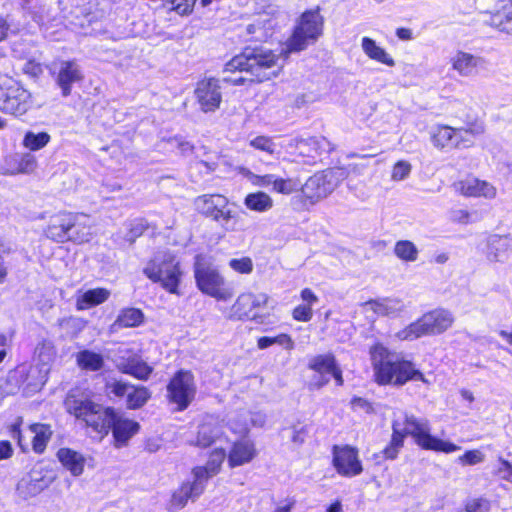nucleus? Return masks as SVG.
I'll return each mask as SVG.
<instances>
[{"mask_svg": "<svg viewBox=\"0 0 512 512\" xmlns=\"http://www.w3.org/2000/svg\"><path fill=\"white\" fill-rule=\"evenodd\" d=\"M392 438L390 444L383 450L387 459H395L403 447L404 439L410 435L415 443L425 450L452 453L460 449L456 444L431 435L430 423L427 419L416 418L413 415H398L392 422Z\"/></svg>", "mask_w": 512, "mask_h": 512, "instance_id": "obj_1", "label": "nucleus"}, {"mask_svg": "<svg viewBox=\"0 0 512 512\" xmlns=\"http://www.w3.org/2000/svg\"><path fill=\"white\" fill-rule=\"evenodd\" d=\"M369 353L375 380L380 385H403L409 380H424L423 374L412 362L404 360L400 354L381 343L373 345Z\"/></svg>", "mask_w": 512, "mask_h": 512, "instance_id": "obj_2", "label": "nucleus"}, {"mask_svg": "<svg viewBox=\"0 0 512 512\" xmlns=\"http://www.w3.org/2000/svg\"><path fill=\"white\" fill-rule=\"evenodd\" d=\"M279 56L264 47H247L244 51L226 63L224 73H250L259 82L268 80L278 74Z\"/></svg>", "mask_w": 512, "mask_h": 512, "instance_id": "obj_3", "label": "nucleus"}, {"mask_svg": "<svg viewBox=\"0 0 512 512\" xmlns=\"http://www.w3.org/2000/svg\"><path fill=\"white\" fill-rule=\"evenodd\" d=\"M144 275L171 294L179 295L183 271L177 257L170 251L157 252L143 269Z\"/></svg>", "mask_w": 512, "mask_h": 512, "instance_id": "obj_4", "label": "nucleus"}, {"mask_svg": "<svg viewBox=\"0 0 512 512\" xmlns=\"http://www.w3.org/2000/svg\"><path fill=\"white\" fill-rule=\"evenodd\" d=\"M454 315L447 309L437 308L423 314L395 334L401 341H413L423 336L440 335L452 327Z\"/></svg>", "mask_w": 512, "mask_h": 512, "instance_id": "obj_5", "label": "nucleus"}, {"mask_svg": "<svg viewBox=\"0 0 512 512\" xmlns=\"http://www.w3.org/2000/svg\"><path fill=\"white\" fill-rule=\"evenodd\" d=\"M88 220L86 215L62 212L51 217L45 233L48 238L57 242L66 240L87 242L91 235L90 226L87 225Z\"/></svg>", "mask_w": 512, "mask_h": 512, "instance_id": "obj_6", "label": "nucleus"}, {"mask_svg": "<svg viewBox=\"0 0 512 512\" xmlns=\"http://www.w3.org/2000/svg\"><path fill=\"white\" fill-rule=\"evenodd\" d=\"M194 275L198 289L217 300L226 301L233 296V291L225 287V279L219 271L202 256H196Z\"/></svg>", "mask_w": 512, "mask_h": 512, "instance_id": "obj_7", "label": "nucleus"}, {"mask_svg": "<svg viewBox=\"0 0 512 512\" xmlns=\"http://www.w3.org/2000/svg\"><path fill=\"white\" fill-rule=\"evenodd\" d=\"M323 17L319 10H309L302 14L299 23L286 44L285 54L300 52L314 43L322 34ZM284 52V50H282Z\"/></svg>", "mask_w": 512, "mask_h": 512, "instance_id": "obj_8", "label": "nucleus"}, {"mask_svg": "<svg viewBox=\"0 0 512 512\" xmlns=\"http://www.w3.org/2000/svg\"><path fill=\"white\" fill-rule=\"evenodd\" d=\"M485 131L482 123H474L467 128H452L439 125L431 133V141L439 149H462L473 145L472 138L483 134Z\"/></svg>", "mask_w": 512, "mask_h": 512, "instance_id": "obj_9", "label": "nucleus"}, {"mask_svg": "<svg viewBox=\"0 0 512 512\" xmlns=\"http://www.w3.org/2000/svg\"><path fill=\"white\" fill-rule=\"evenodd\" d=\"M36 365L34 366H19L16 374L21 376L26 374L24 382H27L28 387L33 389H41L47 381L48 374L52 363L56 358V348L51 341L43 340L35 349Z\"/></svg>", "mask_w": 512, "mask_h": 512, "instance_id": "obj_10", "label": "nucleus"}, {"mask_svg": "<svg viewBox=\"0 0 512 512\" xmlns=\"http://www.w3.org/2000/svg\"><path fill=\"white\" fill-rule=\"evenodd\" d=\"M346 177L344 168L324 170L311 176L302 186V192L311 201H318L331 194Z\"/></svg>", "mask_w": 512, "mask_h": 512, "instance_id": "obj_11", "label": "nucleus"}, {"mask_svg": "<svg viewBox=\"0 0 512 512\" xmlns=\"http://www.w3.org/2000/svg\"><path fill=\"white\" fill-rule=\"evenodd\" d=\"M197 386L194 375L188 370H179L167 385V399L176 405L177 411L186 410L195 399Z\"/></svg>", "mask_w": 512, "mask_h": 512, "instance_id": "obj_12", "label": "nucleus"}, {"mask_svg": "<svg viewBox=\"0 0 512 512\" xmlns=\"http://www.w3.org/2000/svg\"><path fill=\"white\" fill-rule=\"evenodd\" d=\"M204 470L193 469V479L185 481L181 486L175 490L170 499L168 509L170 511H177L186 506L189 499L195 500L204 491L205 485L202 483L201 477Z\"/></svg>", "mask_w": 512, "mask_h": 512, "instance_id": "obj_13", "label": "nucleus"}, {"mask_svg": "<svg viewBox=\"0 0 512 512\" xmlns=\"http://www.w3.org/2000/svg\"><path fill=\"white\" fill-rule=\"evenodd\" d=\"M109 394L118 398H126V405L130 409H138L146 404L151 393L144 386H134L123 381H112L106 385Z\"/></svg>", "mask_w": 512, "mask_h": 512, "instance_id": "obj_14", "label": "nucleus"}, {"mask_svg": "<svg viewBox=\"0 0 512 512\" xmlns=\"http://www.w3.org/2000/svg\"><path fill=\"white\" fill-rule=\"evenodd\" d=\"M333 465L336 471L345 477H354L363 471L358 450L348 445L333 448Z\"/></svg>", "mask_w": 512, "mask_h": 512, "instance_id": "obj_15", "label": "nucleus"}, {"mask_svg": "<svg viewBox=\"0 0 512 512\" xmlns=\"http://www.w3.org/2000/svg\"><path fill=\"white\" fill-rule=\"evenodd\" d=\"M30 93L15 84L0 88V109L10 114H23L29 107Z\"/></svg>", "mask_w": 512, "mask_h": 512, "instance_id": "obj_16", "label": "nucleus"}, {"mask_svg": "<svg viewBox=\"0 0 512 512\" xmlns=\"http://www.w3.org/2000/svg\"><path fill=\"white\" fill-rule=\"evenodd\" d=\"M456 192L465 197H483L494 199L497 194L496 188L489 182L468 176L453 184Z\"/></svg>", "mask_w": 512, "mask_h": 512, "instance_id": "obj_17", "label": "nucleus"}, {"mask_svg": "<svg viewBox=\"0 0 512 512\" xmlns=\"http://www.w3.org/2000/svg\"><path fill=\"white\" fill-rule=\"evenodd\" d=\"M195 95L202 111H215L222 99L218 80L211 78L200 81L197 84Z\"/></svg>", "mask_w": 512, "mask_h": 512, "instance_id": "obj_18", "label": "nucleus"}, {"mask_svg": "<svg viewBox=\"0 0 512 512\" xmlns=\"http://www.w3.org/2000/svg\"><path fill=\"white\" fill-rule=\"evenodd\" d=\"M296 149L304 163L309 165L315 164L323 153H329L333 150L331 143L325 137L300 139L297 141Z\"/></svg>", "mask_w": 512, "mask_h": 512, "instance_id": "obj_19", "label": "nucleus"}, {"mask_svg": "<svg viewBox=\"0 0 512 512\" xmlns=\"http://www.w3.org/2000/svg\"><path fill=\"white\" fill-rule=\"evenodd\" d=\"M64 404L68 413L84 422L98 405L90 399L87 393L78 389L71 390L68 393Z\"/></svg>", "mask_w": 512, "mask_h": 512, "instance_id": "obj_20", "label": "nucleus"}, {"mask_svg": "<svg viewBox=\"0 0 512 512\" xmlns=\"http://www.w3.org/2000/svg\"><path fill=\"white\" fill-rule=\"evenodd\" d=\"M449 63L459 76L469 78L476 76L485 62L479 56L458 50L450 57Z\"/></svg>", "mask_w": 512, "mask_h": 512, "instance_id": "obj_21", "label": "nucleus"}, {"mask_svg": "<svg viewBox=\"0 0 512 512\" xmlns=\"http://www.w3.org/2000/svg\"><path fill=\"white\" fill-rule=\"evenodd\" d=\"M485 23L500 32L512 34V0H500L495 11L486 12Z\"/></svg>", "mask_w": 512, "mask_h": 512, "instance_id": "obj_22", "label": "nucleus"}, {"mask_svg": "<svg viewBox=\"0 0 512 512\" xmlns=\"http://www.w3.org/2000/svg\"><path fill=\"white\" fill-rule=\"evenodd\" d=\"M116 367L120 372L139 380H147L153 371V368L136 354L119 357L116 360Z\"/></svg>", "mask_w": 512, "mask_h": 512, "instance_id": "obj_23", "label": "nucleus"}, {"mask_svg": "<svg viewBox=\"0 0 512 512\" xmlns=\"http://www.w3.org/2000/svg\"><path fill=\"white\" fill-rule=\"evenodd\" d=\"M512 251V237L491 235L487 239L486 257L491 262H504Z\"/></svg>", "mask_w": 512, "mask_h": 512, "instance_id": "obj_24", "label": "nucleus"}, {"mask_svg": "<svg viewBox=\"0 0 512 512\" xmlns=\"http://www.w3.org/2000/svg\"><path fill=\"white\" fill-rule=\"evenodd\" d=\"M115 414L112 408H104L102 405L98 404L93 412L89 414L85 424L102 437L109 433Z\"/></svg>", "mask_w": 512, "mask_h": 512, "instance_id": "obj_25", "label": "nucleus"}, {"mask_svg": "<svg viewBox=\"0 0 512 512\" xmlns=\"http://www.w3.org/2000/svg\"><path fill=\"white\" fill-rule=\"evenodd\" d=\"M404 303L398 298L370 300L363 304L366 313L373 312L377 316H396L404 310Z\"/></svg>", "mask_w": 512, "mask_h": 512, "instance_id": "obj_26", "label": "nucleus"}, {"mask_svg": "<svg viewBox=\"0 0 512 512\" xmlns=\"http://www.w3.org/2000/svg\"><path fill=\"white\" fill-rule=\"evenodd\" d=\"M116 447L125 446L128 440L139 430V424L133 420L121 418L115 414L111 425Z\"/></svg>", "mask_w": 512, "mask_h": 512, "instance_id": "obj_27", "label": "nucleus"}, {"mask_svg": "<svg viewBox=\"0 0 512 512\" xmlns=\"http://www.w3.org/2000/svg\"><path fill=\"white\" fill-rule=\"evenodd\" d=\"M256 456L254 443L249 439L236 441L228 455L229 466L234 468L252 461Z\"/></svg>", "mask_w": 512, "mask_h": 512, "instance_id": "obj_28", "label": "nucleus"}, {"mask_svg": "<svg viewBox=\"0 0 512 512\" xmlns=\"http://www.w3.org/2000/svg\"><path fill=\"white\" fill-rule=\"evenodd\" d=\"M82 79V73L75 61H64L61 63L57 83L62 90L63 96L71 93V86Z\"/></svg>", "mask_w": 512, "mask_h": 512, "instance_id": "obj_29", "label": "nucleus"}, {"mask_svg": "<svg viewBox=\"0 0 512 512\" xmlns=\"http://www.w3.org/2000/svg\"><path fill=\"white\" fill-rule=\"evenodd\" d=\"M195 205L201 214L213 219L220 209L228 205V199L219 194H205L196 198Z\"/></svg>", "mask_w": 512, "mask_h": 512, "instance_id": "obj_30", "label": "nucleus"}, {"mask_svg": "<svg viewBox=\"0 0 512 512\" xmlns=\"http://www.w3.org/2000/svg\"><path fill=\"white\" fill-rule=\"evenodd\" d=\"M57 458L73 476H79L83 473L85 458L79 452L69 448H61L57 452Z\"/></svg>", "mask_w": 512, "mask_h": 512, "instance_id": "obj_31", "label": "nucleus"}, {"mask_svg": "<svg viewBox=\"0 0 512 512\" xmlns=\"http://www.w3.org/2000/svg\"><path fill=\"white\" fill-rule=\"evenodd\" d=\"M110 291L106 288H95L84 292L77 297L76 306L78 310H86L90 307L100 305L108 300Z\"/></svg>", "mask_w": 512, "mask_h": 512, "instance_id": "obj_32", "label": "nucleus"}, {"mask_svg": "<svg viewBox=\"0 0 512 512\" xmlns=\"http://www.w3.org/2000/svg\"><path fill=\"white\" fill-rule=\"evenodd\" d=\"M361 47L363 52L370 59L389 67L395 66L394 59L382 47L378 46L373 39L369 37H363L361 40Z\"/></svg>", "mask_w": 512, "mask_h": 512, "instance_id": "obj_33", "label": "nucleus"}, {"mask_svg": "<svg viewBox=\"0 0 512 512\" xmlns=\"http://www.w3.org/2000/svg\"><path fill=\"white\" fill-rule=\"evenodd\" d=\"M29 432L32 435V447L34 452L42 453L52 436L51 427L47 424L35 423L29 426Z\"/></svg>", "mask_w": 512, "mask_h": 512, "instance_id": "obj_34", "label": "nucleus"}, {"mask_svg": "<svg viewBox=\"0 0 512 512\" xmlns=\"http://www.w3.org/2000/svg\"><path fill=\"white\" fill-rule=\"evenodd\" d=\"M76 363L81 370L97 372L104 366L101 354L91 350H82L75 355Z\"/></svg>", "mask_w": 512, "mask_h": 512, "instance_id": "obj_35", "label": "nucleus"}, {"mask_svg": "<svg viewBox=\"0 0 512 512\" xmlns=\"http://www.w3.org/2000/svg\"><path fill=\"white\" fill-rule=\"evenodd\" d=\"M221 436V427L212 422H203L198 427L196 444L200 447H208Z\"/></svg>", "mask_w": 512, "mask_h": 512, "instance_id": "obj_36", "label": "nucleus"}, {"mask_svg": "<svg viewBox=\"0 0 512 512\" xmlns=\"http://www.w3.org/2000/svg\"><path fill=\"white\" fill-rule=\"evenodd\" d=\"M273 199L265 192L249 193L244 198V205L252 211L264 213L273 207Z\"/></svg>", "mask_w": 512, "mask_h": 512, "instance_id": "obj_37", "label": "nucleus"}, {"mask_svg": "<svg viewBox=\"0 0 512 512\" xmlns=\"http://www.w3.org/2000/svg\"><path fill=\"white\" fill-rule=\"evenodd\" d=\"M225 457V450L223 448H216L211 452L206 466H199L194 468L204 470V472L202 473L201 480L205 486L207 480L219 472Z\"/></svg>", "mask_w": 512, "mask_h": 512, "instance_id": "obj_38", "label": "nucleus"}, {"mask_svg": "<svg viewBox=\"0 0 512 512\" xmlns=\"http://www.w3.org/2000/svg\"><path fill=\"white\" fill-rule=\"evenodd\" d=\"M337 366L332 354L317 355L310 359L308 367L318 374L330 375Z\"/></svg>", "mask_w": 512, "mask_h": 512, "instance_id": "obj_39", "label": "nucleus"}, {"mask_svg": "<svg viewBox=\"0 0 512 512\" xmlns=\"http://www.w3.org/2000/svg\"><path fill=\"white\" fill-rule=\"evenodd\" d=\"M143 320L144 314L140 309L125 308L120 311L114 325L119 327H137L142 324Z\"/></svg>", "mask_w": 512, "mask_h": 512, "instance_id": "obj_40", "label": "nucleus"}, {"mask_svg": "<svg viewBox=\"0 0 512 512\" xmlns=\"http://www.w3.org/2000/svg\"><path fill=\"white\" fill-rule=\"evenodd\" d=\"M394 254L402 261L414 262L418 259V248L409 240H399L395 243Z\"/></svg>", "mask_w": 512, "mask_h": 512, "instance_id": "obj_41", "label": "nucleus"}, {"mask_svg": "<svg viewBox=\"0 0 512 512\" xmlns=\"http://www.w3.org/2000/svg\"><path fill=\"white\" fill-rule=\"evenodd\" d=\"M251 293H243L240 294L232 306V315L236 319H243L251 317V313L253 311L251 306Z\"/></svg>", "mask_w": 512, "mask_h": 512, "instance_id": "obj_42", "label": "nucleus"}, {"mask_svg": "<svg viewBox=\"0 0 512 512\" xmlns=\"http://www.w3.org/2000/svg\"><path fill=\"white\" fill-rule=\"evenodd\" d=\"M213 220L220 223L221 227L226 231H237L239 229V215L232 212L227 206L220 209L217 217L213 218Z\"/></svg>", "mask_w": 512, "mask_h": 512, "instance_id": "obj_43", "label": "nucleus"}, {"mask_svg": "<svg viewBox=\"0 0 512 512\" xmlns=\"http://www.w3.org/2000/svg\"><path fill=\"white\" fill-rule=\"evenodd\" d=\"M274 344L284 347L286 350L294 349V341L288 334H279L275 337L263 336L257 340L259 349H266Z\"/></svg>", "mask_w": 512, "mask_h": 512, "instance_id": "obj_44", "label": "nucleus"}, {"mask_svg": "<svg viewBox=\"0 0 512 512\" xmlns=\"http://www.w3.org/2000/svg\"><path fill=\"white\" fill-rule=\"evenodd\" d=\"M50 141V135L46 132L34 133L27 132L23 139V145L32 151L40 150Z\"/></svg>", "mask_w": 512, "mask_h": 512, "instance_id": "obj_45", "label": "nucleus"}, {"mask_svg": "<svg viewBox=\"0 0 512 512\" xmlns=\"http://www.w3.org/2000/svg\"><path fill=\"white\" fill-rule=\"evenodd\" d=\"M299 187L300 183L297 179L275 176L272 184V191L283 195H290L296 192Z\"/></svg>", "mask_w": 512, "mask_h": 512, "instance_id": "obj_46", "label": "nucleus"}, {"mask_svg": "<svg viewBox=\"0 0 512 512\" xmlns=\"http://www.w3.org/2000/svg\"><path fill=\"white\" fill-rule=\"evenodd\" d=\"M265 15V18H259L254 23L247 25L246 30L248 34L252 35L256 40H261L263 37H266V30L271 27V19L267 18V14Z\"/></svg>", "mask_w": 512, "mask_h": 512, "instance_id": "obj_47", "label": "nucleus"}, {"mask_svg": "<svg viewBox=\"0 0 512 512\" xmlns=\"http://www.w3.org/2000/svg\"><path fill=\"white\" fill-rule=\"evenodd\" d=\"M249 145L256 150L264 152L268 155H274L276 153L277 145L273 139L268 136H256L249 140Z\"/></svg>", "mask_w": 512, "mask_h": 512, "instance_id": "obj_48", "label": "nucleus"}, {"mask_svg": "<svg viewBox=\"0 0 512 512\" xmlns=\"http://www.w3.org/2000/svg\"><path fill=\"white\" fill-rule=\"evenodd\" d=\"M490 508V501L482 497L470 499L465 505L466 512H490Z\"/></svg>", "mask_w": 512, "mask_h": 512, "instance_id": "obj_49", "label": "nucleus"}, {"mask_svg": "<svg viewBox=\"0 0 512 512\" xmlns=\"http://www.w3.org/2000/svg\"><path fill=\"white\" fill-rule=\"evenodd\" d=\"M229 266L236 272L241 274H249L253 270V263L249 257H243L240 259H231Z\"/></svg>", "mask_w": 512, "mask_h": 512, "instance_id": "obj_50", "label": "nucleus"}, {"mask_svg": "<svg viewBox=\"0 0 512 512\" xmlns=\"http://www.w3.org/2000/svg\"><path fill=\"white\" fill-rule=\"evenodd\" d=\"M485 459V455L477 449L468 450L461 455L458 460L464 465H476L482 463Z\"/></svg>", "mask_w": 512, "mask_h": 512, "instance_id": "obj_51", "label": "nucleus"}, {"mask_svg": "<svg viewBox=\"0 0 512 512\" xmlns=\"http://www.w3.org/2000/svg\"><path fill=\"white\" fill-rule=\"evenodd\" d=\"M411 172V165L407 161H398L392 170V179L394 181H402L406 179Z\"/></svg>", "mask_w": 512, "mask_h": 512, "instance_id": "obj_52", "label": "nucleus"}, {"mask_svg": "<svg viewBox=\"0 0 512 512\" xmlns=\"http://www.w3.org/2000/svg\"><path fill=\"white\" fill-rule=\"evenodd\" d=\"M292 317L296 321L308 322L313 317V310L309 305H298L292 311Z\"/></svg>", "mask_w": 512, "mask_h": 512, "instance_id": "obj_53", "label": "nucleus"}, {"mask_svg": "<svg viewBox=\"0 0 512 512\" xmlns=\"http://www.w3.org/2000/svg\"><path fill=\"white\" fill-rule=\"evenodd\" d=\"M498 463L499 465L495 473L501 479L512 483V464L502 457H499Z\"/></svg>", "mask_w": 512, "mask_h": 512, "instance_id": "obj_54", "label": "nucleus"}, {"mask_svg": "<svg viewBox=\"0 0 512 512\" xmlns=\"http://www.w3.org/2000/svg\"><path fill=\"white\" fill-rule=\"evenodd\" d=\"M275 176L276 175L274 174L256 175L251 172L247 174V177L251 181V183L258 187L272 186Z\"/></svg>", "mask_w": 512, "mask_h": 512, "instance_id": "obj_55", "label": "nucleus"}, {"mask_svg": "<svg viewBox=\"0 0 512 512\" xmlns=\"http://www.w3.org/2000/svg\"><path fill=\"white\" fill-rule=\"evenodd\" d=\"M169 142L171 146L177 147V149L182 155H190L193 153L194 146L180 136H175L171 138Z\"/></svg>", "mask_w": 512, "mask_h": 512, "instance_id": "obj_56", "label": "nucleus"}, {"mask_svg": "<svg viewBox=\"0 0 512 512\" xmlns=\"http://www.w3.org/2000/svg\"><path fill=\"white\" fill-rule=\"evenodd\" d=\"M196 0H169L171 9L183 15L191 12Z\"/></svg>", "mask_w": 512, "mask_h": 512, "instance_id": "obj_57", "label": "nucleus"}, {"mask_svg": "<svg viewBox=\"0 0 512 512\" xmlns=\"http://www.w3.org/2000/svg\"><path fill=\"white\" fill-rule=\"evenodd\" d=\"M330 381V377L327 374H318L316 373L311 380L309 381L310 389H320Z\"/></svg>", "mask_w": 512, "mask_h": 512, "instance_id": "obj_58", "label": "nucleus"}, {"mask_svg": "<svg viewBox=\"0 0 512 512\" xmlns=\"http://www.w3.org/2000/svg\"><path fill=\"white\" fill-rule=\"evenodd\" d=\"M300 296H301V299L303 300V302H305L304 305H309L311 308L319 300L318 297L315 295V293L309 288H304L301 291Z\"/></svg>", "mask_w": 512, "mask_h": 512, "instance_id": "obj_59", "label": "nucleus"}, {"mask_svg": "<svg viewBox=\"0 0 512 512\" xmlns=\"http://www.w3.org/2000/svg\"><path fill=\"white\" fill-rule=\"evenodd\" d=\"M36 166V160L32 155H26L22 158L19 167L21 172H30Z\"/></svg>", "mask_w": 512, "mask_h": 512, "instance_id": "obj_60", "label": "nucleus"}, {"mask_svg": "<svg viewBox=\"0 0 512 512\" xmlns=\"http://www.w3.org/2000/svg\"><path fill=\"white\" fill-rule=\"evenodd\" d=\"M251 306L254 310L255 308H259L264 306L268 301V296L265 293L253 294L251 293Z\"/></svg>", "mask_w": 512, "mask_h": 512, "instance_id": "obj_61", "label": "nucleus"}, {"mask_svg": "<svg viewBox=\"0 0 512 512\" xmlns=\"http://www.w3.org/2000/svg\"><path fill=\"white\" fill-rule=\"evenodd\" d=\"M351 403L355 409H362L366 412H370L372 410L371 404L363 398L355 397L352 399Z\"/></svg>", "mask_w": 512, "mask_h": 512, "instance_id": "obj_62", "label": "nucleus"}, {"mask_svg": "<svg viewBox=\"0 0 512 512\" xmlns=\"http://www.w3.org/2000/svg\"><path fill=\"white\" fill-rule=\"evenodd\" d=\"M10 347V339L3 333H0V363L7 355V350Z\"/></svg>", "mask_w": 512, "mask_h": 512, "instance_id": "obj_63", "label": "nucleus"}, {"mask_svg": "<svg viewBox=\"0 0 512 512\" xmlns=\"http://www.w3.org/2000/svg\"><path fill=\"white\" fill-rule=\"evenodd\" d=\"M13 453L12 446L8 441H0V460L11 457Z\"/></svg>", "mask_w": 512, "mask_h": 512, "instance_id": "obj_64", "label": "nucleus"}]
</instances>
